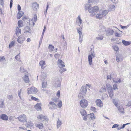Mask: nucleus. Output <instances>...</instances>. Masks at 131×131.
<instances>
[{"instance_id":"1","label":"nucleus","mask_w":131,"mask_h":131,"mask_svg":"<svg viewBox=\"0 0 131 131\" xmlns=\"http://www.w3.org/2000/svg\"><path fill=\"white\" fill-rule=\"evenodd\" d=\"M109 12V11L108 10L100 11L96 14L95 13H94L91 14L90 16L92 17L95 16L96 18L100 19L106 16Z\"/></svg>"},{"instance_id":"2","label":"nucleus","mask_w":131,"mask_h":131,"mask_svg":"<svg viewBox=\"0 0 131 131\" xmlns=\"http://www.w3.org/2000/svg\"><path fill=\"white\" fill-rule=\"evenodd\" d=\"M27 91L28 94H36L37 92L38 91L36 88L34 87H32L28 88L27 90Z\"/></svg>"},{"instance_id":"3","label":"nucleus","mask_w":131,"mask_h":131,"mask_svg":"<svg viewBox=\"0 0 131 131\" xmlns=\"http://www.w3.org/2000/svg\"><path fill=\"white\" fill-rule=\"evenodd\" d=\"M88 104L87 101L84 99L81 100L80 102V105L82 108L86 107L88 105Z\"/></svg>"},{"instance_id":"4","label":"nucleus","mask_w":131,"mask_h":131,"mask_svg":"<svg viewBox=\"0 0 131 131\" xmlns=\"http://www.w3.org/2000/svg\"><path fill=\"white\" fill-rule=\"evenodd\" d=\"M99 10V8L97 6H95L91 7L89 10V12L90 13L97 12Z\"/></svg>"},{"instance_id":"5","label":"nucleus","mask_w":131,"mask_h":131,"mask_svg":"<svg viewBox=\"0 0 131 131\" xmlns=\"http://www.w3.org/2000/svg\"><path fill=\"white\" fill-rule=\"evenodd\" d=\"M48 106L50 110L55 109L57 107V105L56 104L53 102H50L48 104Z\"/></svg>"},{"instance_id":"6","label":"nucleus","mask_w":131,"mask_h":131,"mask_svg":"<svg viewBox=\"0 0 131 131\" xmlns=\"http://www.w3.org/2000/svg\"><path fill=\"white\" fill-rule=\"evenodd\" d=\"M17 118L20 121L22 122H24L26 121V116L24 114L20 115Z\"/></svg>"},{"instance_id":"7","label":"nucleus","mask_w":131,"mask_h":131,"mask_svg":"<svg viewBox=\"0 0 131 131\" xmlns=\"http://www.w3.org/2000/svg\"><path fill=\"white\" fill-rule=\"evenodd\" d=\"M37 118L39 121H42L46 120L47 119V117L46 116L42 114L39 115L38 116Z\"/></svg>"},{"instance_id":"8","label":"nucleus","mask_w":131,"mask_h":131,"mask_svg":"<svg viewBox=\"0 0 131 131\" xmlns=\"http://www.w3.org/2000/svg\"><path fill=\"white\" fill-rule=\"evenodd\" d=\"M57 64L60 68L64 67H65L64 63L63 61L61 59H58L57 62Z\"/></svg>"},{"instance_id":"9","label":"nucleus","mask_w":131,"mask_h":131,"mask_svg":"<svg viewBox=\"0 0 131 131\" xmlns=\"http://www.w3.org/2000/svg\"><path fill=\"white\" fill-rule=\"evenodd\" d=\"M95 103L97 106L101 107L103 106V103L102 101L100 99H97L95 101Z\"/></svg>"},{"instance_id":"10","label":"nucleus","mask_w":131,"mask_h":131,"mask_svg":"<svg viewBox=\"0 0 131 131\" xmlns=\"http://www.w3.org/2000/svg\"><path fill=\"white\" fill-rule=\"evenodd\" d=\"M23 79L24 82L26 83H29L30 82L28 77L25 74L23 76Z\"/></svg>"},{"instance_id":"11","label":"nucleus","mask_w":131,"mask_h":131,"mask_svg":"<svg viewBox=\"0 0 131 131\" xmlns=\"http://www.w3.org/2000/svg\"><path fill=\"white\" fill-rule=\"evenodd\" d=\"M116 59L117 62L122 61L123 60V57L122 54H117L116 55Z\"/></svg>"},{"instance_id":"12","label":"nucleus","mask_w":131,"mask_h":131,"mask_svg":"<svg viewBox=\"0 0 131 131\" xmlns=\"http://www.w3.org/2000/svg\"><path fill=\"white\" fill-rule=\"evenodd\" d=\"M24 40H25L24 37L23 36L19 37L17 40L18 42L20 43H22Z\"/></svg>"},{"instance_id":"13","label":"nucleus","mask_w":131,"mask_h":131,"mask_svg":"<svg viewBox=\"0 0 131 131\" xmlns=\"http://www.w3.org/2000/svg\"><path fill=\"white\" fill-rule=\"evenodd\" d=\"M1 118L4 121H7L8 119V117L5 114H2L0 115Z\"/></svg>"},{"instance_id":"14","label":"nucleus","mask_w":131,"mask_h":131,"mask_svg":"<svg viewBox=\"0 0 131 131\" xmlns=\"http://www.w3.org/2000/svg\"><path fill=\"white\" fill-rule=\"evenodd\" d=\"M82 20L80 15H79L76 19V23L80 26L82 24Z\"/></svg>"},{"instance_id":"15","label":"nucleus","mask_w":131,"mask_h":131,"mask_svg":"<svg viewBox=\"0 0 131 131\" xmlns=\"http://www.w3.org/2000/svg\"><path fill=\"white\" fill-rule=\"evenodd\" d=\"M35 126L40 129H42L43 128V125L42 123H38L35 124Z\"/></svg>"},{"instance_id":"16","label":"nucleus","mask_w":131,"mask_h":131,"mask_svg":"<svg viewBox=\"0 0 131 131\" xmlns=\"http://www.w3.org/2000/svg\"><path fill=\"white\" fill-rule=\"evenodd\" d=\"M41 103L37 104L35 106V109L38 111H41Z\"/></svg>"},{"instance_id":"17","label":"nucleus","mask_w":131,"mask_h":131,"mask_svg":"<svg viewBox=\"0 0 131 131\" xmlns=\"http://www.w3.org/2000/svg\"><path fill=\"white\" fill-rule=\"evenodd\" d=\"M62 124V121L59 118H58L57 122V129L59 128Z\"/></svg>"},{"instance_id":"18","label":"nucleus","mask_w":131,"mask_h":131,"mask_svg":"<svg viewBox=\"0 0 131 131\" xmlns=\"http://www.w3.org/2000/svg\"><path fill=\"white\" fill-rule=\"evenodd\" d=\"M38 6V4L36 2H34L32 4V7L33 9H37Z\"/></svg>"},{"instance_id":"19","label":"nucleus","mask_w":131,"mask_h":131,"mask_svg":"<svg viewBox=\"0 0 131 131\" xmlns=\"http://www.w3.org/2000/svg\"><path fill=\"white\" fill-rule=\"evenodd\" d=\"M24 13V12L22 11L18 12L17 16V18L18 19L20 18L23 15Z\"/></svg>"},{"instance_id":"20","label":"nucleus","mask_w":131,"mask_h":131,"mask_svg":"<svg viewBox=\"0 0 131 131\" xmlns=\"http://www.w3.org/2000/svg\"><path fill=\"white\" fill-rule=\"evenodd\" d=\"M108 91L110 97L112 99L114 95L113 89L108 90Z\"/></svg>"},{"instance_id":"21","label":"nucleus","mask_w":131,"mask_h":131,"mask_svg":"<svg viewBox=\"0 0 131 131\" xmlns=\"http://www.w3.org/2000/svg\"><path fill=\"white\" fill-rule=\"evenodd\" d=\"M114 32L112 29H109L107 30V34L109 35H112L113 34Z\"/></svg>"},{"instance_id":"22","label":"nucleus","mask_w":131,"mask_h":131,"mask_svg":"<svg viewBox=\"0 0 131 131\" xmlns=\"http://www.w3.org/2000/svg\"><path fill=\"white\" fill-rule=\"evenodd\" d=\"M122 42L123 45L125 46H128L131 43L130 41H126L124 40H123L122 41Z\"/></svg>"},{"instance_id":"23","label":"nucleus","mask_w":131,"mask_h":131,"mask_svg":"<svg viewBox=\"0 0 131 131\" xmlns=\"http://www.w3.org/2000/svg\"><path fill=\"white\" fill-rule=\"evenodd\" d=\"M40 65L41 66L42 69H43L45 68L43 66L45 65V61L42 60L39 62Z\"/></svg>"},{"instance_id":"24","label":"nucleus","mask_w":131,"mask_h":131,"mask_svg":"<svg viewBox=\"0 0 131 131\" xmlns=\"http://www.w3.org/2000/svg\"><path fill=\"white\" fill-rule=\"evenodd\" d=\"M26 125L27 127L31 128L33 126V124L32 122L31 121L27 123L26 124Z\"/></svg>"},{"instance_id":"25","label":"nucleus","mask_w":131,"mask_h":131,"mask_svg":"<svg viewBox=\"0 0 131 131\" xmlns=\"http://www.w3.org/2000/svg\"><path fill=\"white\" fill-rule=\"evenodd\" d=\"M106 29L104 26L103 25H100V30L101 32H103L105 31Z\"/></svg>"},{"instance_id":"26","label":"nucleus","mask_w":131,"mask_h":131,"mask_svg":"<svg viewBox=\"0 0 131 131\" xmlns=\"http://www.w3.org/2000/svg\"><path fill=\"white\" fill-rule=\"evenodd\" d=\"M88 61L89 64L90 65H91L92 64V57L90 55H89L88 57Z\"/></svg>"},{"instance_id":"27","label":"nucleus","mask_w":131,"mask_h":131,"mask_svg":"<svg viewBox=\"0 0 131 131\" xmlns=\"http://www.w3.org/2000/svg\"><path fill=\"white\" fill-rule=\"evenodd\" d=\"M81 29V28H79V29H77V32H78L79 34V37H83Z\"/></svg>"},{"instance_id":"28","label":"nucleus","mask_w":131,"mask_h":131,"mask_svg":"<svg viewBox=\"0 0 131 131\" xmlns=\"http://www.w3.org/2000/svg\"><path fill=\"white\" fill-rule=\"evenodd\" d=\"M89 3H93L95 4L98 3L99 2V0H89Z\"/></svg>"},{"instance_id":"29","label":"nucleus","mask_w":131,"mask_h":131,"mask_svg":"<svg viewBox=\"0 0 131 131\" xmlns=\"http://www.w3.org/2000/svg\"><path fill=\"white\" fill-rule=\"evenodd\" d=\"M87 90L86 87H84L82 88L81 89V92L82 93L85 94L87 92Z\"/></svg>"},{"instance_id":"30","label":"nucleus","mask_w":131,"mask_h":131,"mask_svg":"<svg viewBox=\"0 0 131 131\" xmlns=\"http://www.w3.org/2000/svg\"><path fill=\"white\" fill-rule=\"evenodd\" d=\"M16 34L17 36L21 34V30L18 27L16 28Z\"/></svg>"},{"instance_id":"31","label":"nucleus","mask_w":131,"mask_h":131,"mask_svg":"<svg viewBox=\"0 0 131 131\" xmlns=\"http://www.w3.org/2000/svg\"><path fill=\"white\" fill-rule=\"evenodd\" d=\"M55 86L57 87H60L61 85V81L58 79L55 82Z\"/></svg>"},{"instance_id":"32","label":"nucleus","mask_w":131,"mask_h":131,"mask_svg":"<svg viewBox=\"0 0 131 131\" xmlns=\"http://www.w3.org/2000/svg\"><path fill=\"white\" fill-rule=\"evenodd\" d=\"M118 110L121 113H124V109L122 106H119L118 107Z\"/></svg>"},{"instance_id":"33","label":"nucleus","mask_w":131,"mask_h":131,"mask_svg":"<svg viewBox=\"0 0 131 131\" xmlns=\"http://www.w3.org/2000/svg\"><path fill=\"white\" fill-rule=\"evenodd\" d=\"M80 113L81 115L83 116L84 115H87V113L85 110L83 109L80 110Z\"/></svg>"},{"instance_id":"34","label":"nucleus","mask_w":131,"mask_h":131,"mask_svg":"<svg viewBox=\"0 0 131 131\" xmlns=\"http://www.w3.org/2000/svg\"><path fill=\"white\" fill-rule=\"evenodd\" d=\"M47 77L46 74L45 73L43 72L41 75V80L43 81Z\"/></svg>"},{"instance_id":"35","label":"nucleus","mask_w":131,"mask_h":131,"mask_svg":"<svg viewBox=\"0 0 131 131\" xmlns=\"http://www.w3.org/2000/svg\"><path fill=\"white\" fill-rule=\"evenodd\" d=\"M115 6L114 5H110L109 6V9L111 11H113L115 10Z\"/></svg>"},{"instance_id":"36","label":"nucleus","mask_w":131,"mask_h":131,"mask_svg":"<svg viewBox=\"0 0 131 131\" xmlns=\"http://www.w3.org/2000/svg\"><path fill=\"white\" fill-rule=\"evenodd\" d=\"M112 47L114 50L116 52H117L119 50V47L117 45H113L112 46Z\"/></svg>"},{"instance_id":"37","label":"nucleus","mask_w":131,"mask_h":131,"mask_svg":"<svg viewBox=\"0 0 131 131\" xmlns=\"http://www.w3.org/2000/svg\"><path fill=\"white\" fill-rule=\"evenodd\" d=\"M24 29L25 30V32H29L30 33V28L28 26H26L25 27Z\"/></svg>"},{"instance_id":"38","label":"nucleus","mask_w":131,"mask_h":131,"mask_svg":"<svg viewBox=\"0 0 131 131\" xmlns=\"http://www.w3.org/2000/svg\"><path fill=\"white\" fill-rule=\"evenodd\" d=\"M18 27L20 28L23 26V21L22 20H19L18 22Z\"/></svg>"},{"instance_id":"39","label":"nucleus","mask_w":131,"mask_h":131,"mask_svg":"<svg viewBox=\"0 0 131 131\" xmlns=\"http://www.w3.org/2000/svg\"><path fill=\"white\" fill-rule=\"evenodd\" d=\"M4 101L3 100H1L0 101V108H3L4 107Z\"/></svg>"},{"instance_id":"40","label":"nucleus","mask_w":131,"mask_h":131,"mask_svg":"<svg viewBox=\"0 0 131 131\" xmlns=\"http://www.w3.org/2000/svg\"><path fill=\"white\" fill-rule=\"evenodd\" d=\"M106 87L108 91L112 89V87L111 86L110 84L108 83H107L106 84Z\"/></svg>"},{"instance_id":"41","label":"nucleus","mask_w":131,"mask_h":131,"mask_svg":"<svg viewBox=\"0 0 131 131\" xmlns=\"http://www.w3.org/2000/svg\"><path fill=\"white\" fill-rule=\"evenodd\" d=\"M48 48L51 51H53L54 49V46L51 45H49Z\"/></svg>"},{"instance_id":"42","label":"nucleus","mask_w":131,"mask_h":131,"mask_svg":"<svg viewBox=\"0 0 131 131\" xmlns=\"http://www.w3.org/2000/svg\"><path fill=\"white\" fill-rule=\"evenodd\" d=\"M63 67L60 68V69L59 70L60 72L61 73H62L65 71H66L67 69L66 68H63Z\"/></svg>"},{"instance_id":"43","label":"nucleus","mask_w":131,"mask_h":131,"mask_svg":"<svg viewBox=\"0 0 131 131\" xmlns=\"http://www.w3.org/2000/svg\"><path fill=\"white\" fill-rule=\"evenodd\" d=\"M103 36L102 35H98L96 37V39L98 40H102L103 39Z\"/></svg>"},{"instance_id":"44","label":"nucleus","mask_w":131,"mask_h":131,"mask_svg":"<svg viewBox=\"0 0 131 131\" xmlns=\"http://www.w3.org/2000/svg\"><path fill=\"white\" fill-rule=\"evenodd\" d=\"M22 91V89H20L18 91V95L20 99V100H22V98L21 96V92Z\"/></svg>"},{"instance_id":"45","label":"nucleus","mask_w":131,"mask_h":131,"mask_svg":"<svg viewBox=\"0 0 131 131\" xmlns=\"http://www.w3.org/2000/svg\"><path fill=\"white\" fill-rule=\"evenodd\" d=\"M91 7V5H90V4H86V5H85V10H86L88 9V10H89V9L90 8H90V7Z\"/></svg>"},{"instance_id":"46","label":"nucleus","mask_w":131,"mask_h":131,"mask_svg":"<svg viewBox=\"0 0 131 131\" xmlns=\"http://www.w3.org/2000/svg\"><path fill=\"white\" fill-rule=\"evenodd\" d=\"M15 42L14 41H12L9 44V48H10L11 47H13L14 45Z\"/></svg>"},{"instance_id":"47","label":"nucleus","mask_w":131,"mask_h":131,"mask_svg":"<svg viewBox=\"0 0 131 131\" xmlns=\"http://www.w3.org/2000/svg\"><path fill=\"white\" fill-rule=\"evenodd\" d=\"M106 91V89L105 86H103L100 89V92H105Z\"/></svg>"},{"instance_id":"48","label":"nucleus","mask_w":131,"mask_h":131,"mask_svg":"<svg viewBox=\"0 0 131 131\" xmlns=\"http://www.w3.org/2000/svg\"><path fill=\"white\" fill-rule=\"evenodd\" d=\"M91 110L94 112H96L97 111V109L94 107H92L90 108Z\"/></svg>"},{"instance_id":"49","label":"nucleus","mask_w":131,"mask_h":131,"mask_svg":"<svg viewBox=\"0 0 131 131\" xmlns=\"http://www.w3.org/2000/svg\"><path fill=\"white\" fill-rule=\"evenodd\" d=\"M113 102L116 106L118 108V103L116 101V100L115 99H113Z\"/></svg>"},{"instance_id":"50","label":"nucleus","mask_w":131,"mask_h":131,"mask_svg":"<svg viewBox=\"0 0 131 131\" xmlns=\"http://www.w3.org/2000/svg\"><path fill=\"white\" fill-rule=\"evenodd\" d=\"M89 55H90L93 58L95 57V54L94 51H91L90 52Z\"/></svg>"},{"instance_id":"51","label":"nucleus","mask_w":131,"mask_h":131,"mask_svg":"<svg viewBox=\"0 0 131 131\" xmlns=\"http://www.w3.org/2000/svg\"><path fill=\"white\" fill-rule=\"evenodd\" d=\"M90 118L92 119H94L95 118V117L94 116V114L93 113H90Z\"/></svg>"},{"instance_id":"52","label":"nucleus","mask_w":131,"mask_h":131,"mask_svg":"<svg viewBox=\"0 0 131 131\" xmlns=\"http://www.w3.org/2000/svg\"><path fill=\"white\" fill-rule=\"evenodd\" d=\"M58 107L59 108H61L62 105V102L61 101H60L59 102L58 104Z\"/></svg>"},{"instance_id":"53","label":"nucleus","mask_w":131,"mask_h":131,"mask_svg":"<svg viewBox=\"0 0 131 131\" xmlns=\"http://www.w3.org/2000/svg\"><path fill=\"white\" fill-rule=\"evenodd\" d=\"M31 99L33 100H34L38 102L39 101V99L37 98L34 96H32Z\"/></svg>"},{"instance_id":"54","label":"nucleus","mask_w":131,"mask_h":131,"mask_svg":"<svg viewBox=\"0 0 131 131\" xmlns=\"http://www.w3.org/2000/svg\"><path fill=\"white\" fill-rule=\"evenodd\" d=\"M7 98L9 100H12L13 98V96L12 95H9L7 96Z\"/></svg>"},{"instance_id":"55","label":"nucleus","mask_w":131,"mask_h":131,"mask_svg":"<svg viewBox=\"0 0 131 131\" xmlns=\"http://www.w3.org/2000/svg\"><path fill=\"white\" fill-rule=\"evenodd\" d=\"M113 89L114 90L118 89V88L117 87V85L116 84H115L113 85Z\"/></svg>"},{"instance_id":"56","label":"nucleus","mask_w":131,"mask_h":131,"mask_svg":"<svg viewBox=\"0 0 131 131\" xmlns=\"http://www.w3.org/2000/svg\"><path fill=\"white\" fill-rule=\"evenodd\" d=\"M46 86V82H42V87L43 88H45Z\"/></svg>"},{"instance_id":"57","label":"nucleus","mask_w":131,"mask_h":131,"mask_svg":"<svg viewBox=\"0 0 131 131\" xmlns=\"http://www.w3.org/2000/svg\"><path fill=\"white\" fill-rule=\"evenodd\" d=\"M118 126L119 125H118L117 124H114V125L112 127V128H116L118 127Z\"/></svg>"},{"instance_id":"58","label":"nucleus","mask_w":131,"mask_h":131,"mask_svg":"<svg viewBox=\"0 0 131 131\" xmlns=\"http://www.w3.org/2000/svg\"><path fill=\"white\" fill-rule=\"evenodd\" d=\"M83 37H79V41L80 43H81L83 41Z\"/></svg>"},{"instance_id":"59","label":"nucleus","mask_w":131,"mask_h":131,"mask_svg":"<svg viewBox=\"0 0 131 131\" xmlns=\"http://www.w3.org/2000/svg\"><path fill=\"white\" fill-rule=\"evenodd\" d=\"M20 54L19 53L15 57V58L17 60H19V54Z\"/></svg>"},{"instance_id":"60","label":"nucleus","mask_w":131,"mask_h":131,"mask_svg":"<svg viewBox=\"0 0 131 131\" xmlns=\"http://www.w3.org/2000/svg\"><path fill=\"white\" fill-rule=\"evenodd\" d=\"M115 36L117 37H119L120 36V34L118 33L117 32H115Z\"/></svg>"},{"instance_id":"61","label":"nucleus","mask_w":131,"mask_h":131,"mask_svg":"<svg viewBox=\"0 0 131 131\" xmlns=\"http://www.w3.org/2000/svg\"><path fill=\"white\" fill-rule=\"evenodd\" d=\"M112 78V74H111L110 75H107V80L110 79L111 80Z\"/></svg>"},{"instance_id":"62","label":"nucleus","mask_w":131,"mask_h":131,"mask_svg":"<svg viewBox=\"0 0 131 131\" xmlns=\"http://www.w3.org/2000/svg\"><path fill=\"white\" fill-rule=\"evenodd\" d=\"M87 115H84L83 116V119L85 121H86L87 120Z\"/></svg>"},{"instance_id":"63","label":"nucleus","mask_w":131,"mask_h":131,"mask_svg":"<svg viewBox=\"0 0 131 131\" xmlns=\"http://www.w3.org/2000/svg\"><path fill=\"white\" fill-rule=\"evenodd\" d=\"M104 95L105 96V97H103V96H102V99H104V98L108 97V95L107 94H104Z\"/></svg>"},{"instance_id":"64","label":"nucleus","mask_w":131,"mask_h":131,"mask_svg":"<svg viewBox=\"0 0 131 131\" xmlns=\"http://www.w3.org/2000/svg\"><path fill=\"white\" fill-rule=\"evenodd\" d=\"M52 100L55 102H57L58 101V99L56 98H52Z\"/></svg>"}]
</instances>
